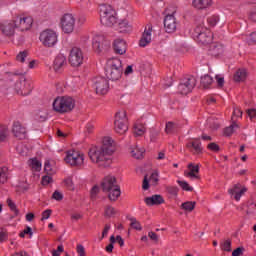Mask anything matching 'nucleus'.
Masks as SVG:
<instances>
[{
	"label": "nucleus",
	"instance_id": "obj_18",
	"mask_svg": "<svg viewBox=\"0 0 256 256\" xmlns=\"http://www.w3.org/2000/svg\"><path fill=\"white\" fill-rule=\"evenodd\" d=\"M67 67V58L63 54H58L53 62V69L56 73L63 71Z\"/></svg>",
	"mask_w": 256,
	"mask_h": 256
},
{
	"label": "nucleus",
	"instance_id": "obj_25",
	"mask_svg": "<svg viewBox=\"0 0 256 256\" xmlns=\"http://www.w3.org/2000/svg\"><path fill=\"white\" fill-rule=\"evenodd\" d=\"M225 53V46L221 43H213L210 45L209 48V55L212 57H219L220 55H223Z\"/></svg>",
	"mask_w": 256,
	"mask_h": 256
},
{
	"label": "nucleus",
	"instance_id": "obj_33",
	"mask_svg": "<svg viewBox=\"0 0 256 256\" xmlns=\"http://www.w3.org/2000/svg\"><path fill=\"white\" fill-rule=\"evenodd\" d=\"M7 137H9V128L5 125H0V143L7 141Z\"/></svg>",
	"mask_w": 256,
	"mask_h": 256
},
{
	"label": "nucleus",
	"instance_id": "obj_60",
	"mask_svg": "<svg viewBox=\"0 0 256 256\" xmlns=\"http://www.w3.org/2000/svg\"><path fill=\"white\" fill-rule=\"evenodd\" d=\"M208 149H210V151H214L215 153H217V151H219V145H217V143L212 142L210 144H208Z\"/></svg>",
	"mask_w": 256,
	"mask_h": 256
},
{
	"label": "nucleus",
	"instance_id": "obj_61",
	"mask_svg": "<svg viewBox=\"0 0 256 256\" xmlns=\"http://www.w3.org/2000/svg\"><path fill=\"white\" fill-rule=\"evenodd\" d=\"M249 19L250 21H253V23H256V8H253L249 13Z\"/></svg>",
	"mask_w": 256,
	"mask_h": 256
},
{
	"label": "nucleus",
	"instance_id": "obj_15",
	"mask_svg": "<svg viewBox=\"0 0 256 256\" xmlns=\"http://www.w3.org/2000/svg\"><path fill=\"white\" fill-rule=\"evenodd\" d=\"M61 27L64 33H73V29H75V17H73V14H65L62 17Z\"/></svg>",
	"mask_w": 256,
	"mask_h": 256
},
{
	"label": "nucleus",
	"instance_id": "obj_62",
	"mask_svg": "<svg viewBox=\"0 0 256 256\" xmlns=\"http://www.w3.org/2000/svg\"><path fill=\"white\" fill-rule=\"evenodd\" d=\"M63 253V245L58 246L57 250L52 251V256H60Z\"/></svg>",
	"mask_w": 256,
	"mask_h": 256
},
{
	"label": "nucleus",
	"instance_id": "obj_42",
	"mask_svg": "<svg viewBox=\"0 0 256 256\" xmlns=\"http://www.w3.org/2000/svg\"><path fill=\"white\" fill-rule=\"evenodd\" d=\"M177 183L183 191H193V187H191L187 181L178 180Z\"/></svg>",
	"mask_w": 256,
	"mask_h": 256
},
{
	"label": "nucleus",
	"instance_id": "obj_8",
	"mask_svg": "<svg viewBox=\"0 0 256 256\" xmlns=\"http://www.w3.org/2000/svg\"><path fill=\"white\" fill-rule=\"evenodd\" d=\"M194 35L200 45H209L213 41V32L201 24L194 29Z\"/></svg>",
	"mask_w": 256,
	"mask_h": 256
},
{
	"label": "nucleus",
	"instance_id": "obj_13",
	"mask_svg": "<svg viewBox=\"0 0 256 256\" xmlns=\"http://www.w3.org/2000/svg\"><path fill=\"white\" fill-rule=\"evenodd\" d=\"M83 59V51L80 48L74 47L71 49L69 63L72 67H81V65H83Z\"/></svg>",
	"mask_w": 256,
	"mask_h": 256
},
{
	"label": "nucleus",
	"instance_id": "obj_58",
	"mask_svg": "<svg viewBox=\"0 0 256 256\" xmlns=\"http://www.w3.org/2000/svg\"><path fill=\"white\" fill-rule=\"evenodd\" d=\"M51 209H47L44 212H42V218L41 221H45L46 219H49V217H51Z\"/></svg>",
	"mask_w": 256,
	"mask_h": 256
},
{
	"label": "nucleus",
	"instance_id": "obj_17",
	"mask_svg": "<svg viewBox=\"0 0 256 256\" xmlns=\"http://www.w3.org/2000/svg\"><path fill=\"white\" fill-rule=\"evenodd\" d=\"M97 95H107L109 91V81L105 78H98L94 84Z\"/></svg>",
	"mask_w": 256,
	"mask_h": 256
},
{
	"label": "nucleus",
	"instance_id": "obj_2",
	"mask_svg": "<svg viewBox=\"0 0 256 256\" xmlns=\"http://www.w3.org/2000/svg\"><path fill=\"white\" fill-rule=\"evenodd\" d=\"M104 193H109L110 201H117L121 197V187L117 184V178L114 176H106L101 183Z\"/></svg>",
	"mask_w": 256,
	"mask_h": 256
},
{
	"label": "nucleus",
	"instance_id": "obj_31",
	"mask_svg": "<svg viewBox=\"0 0 256 256\" xmlns=\"http://www.w3.org/2000/svg\"><path fill=\"white\" fill-rule=\"evenodd\" d=\"M178 130H179V125H177L176 123H173V122L166 123L165 131L167 135L177 133Z\"/></svg>",
	"mask_w": 256,
	"mask_h": 256
},
{
	"label": "nucleus",
	"instance_id": "obj_45",
	"mask_svg": "<svg viewBox=\"0 0 256 256\" xmlns=\"http://www.w3.org/2000/svg\"><path fill=\"white\" fill-rule=\"evenodd\" d=\"M29 53L27 51H22L16 56V60L20 63H25V59H27V56Z\"/></svg>",
	"mask_w": 256,
	"mask_h": 256
},
{
	"label": "nucleus",
	"instance_id": "obj_43",
	"mask_svg": "<svg viewBox=\"0 0 256 256\" xmlns=\"http://www.w3.org/2000/svg\"><path fill=\"white\" fill-rule=\"evenodd\" d=\"M36 121H39L40 123H43L47 121V112L40 111L36 114Z\"/></svg>",
	"mask_w": 256,
	"mask_h": 256
},
{
	"label": "nucleus",
	"instance_id": "obj_4",
	"mask_svg": "<svg viewBox=\"0 0 256 256\" xmlns=\"http://www.w3.org/2000/svg\"><path fill=\"white\" fill-rule=\"evenodd\" d=\"M88 156L90 161L98 167H109L111 165V156L100 147L93 146L90 148Z\"/></svg>",
	"mask_w": 256,
	"mask_h": 256
},
{
	"label": "nucleus",
	"instance_id": "obj_5",
	"mask_svg": "<svg viewBox=\"0 0 256 256\" xmlns=\"http://www.w3.org/2000/svg\"><path fill=\"white\" fill-rule=\"evenodd\" d=\"M56 113H71L75 109V99L70 96H58L52 104Z\"/></svg>",
	"mask_w": 256,
	"mask_h": 256
},
{
	"label": "nucleus",
	"instance_id": "obj_34",
	"mask_svg": "<svg viewBox=\"0 0 256 256\" xmlns=\"http://www.w3.org/2000/svg\"><path fill=\"white\" fill-rule=\"evenodd\" d=\"M235 129H239V125L237 123L233 122L229 127H226L224 129V135L225 137H231L235 133Z\"/></svg>",
	"mask_w": 256,
	"mask_h": 256
},
{
	"label": "nucleus",
	"instance_id": "obj_54",
	"mask_svg": "<svg viewBox=\"0 0 256 256\" xmlns=\"http://www.w3.org/2000/svg\"><path fill=\"white\" fill-rule=\"evenodd\" d=\"M238 191H241V184H236L234 188L228 190V193L229 195H235Z\"/></svg>",
	"mask_w": 256,
	"mask_h": 256
},
{
	"label": "nucleus",
	"instance_id": "obj_29",
	"mask_svg": "<svg viewBox=\"0 0 256 256\" xmlns=\"http://www.w3.org/2000/svg\"><path fill=\"white\" fill-rule=\"evenodd\" d=\"M145 131H147V129L145 128V125L141 122H136L134 125V135H136V137H141L142 135H145Z\"/></svg>",
	"mask_w": 256,
	"mask_h": 256
},
{
	"label": "nucleus",
	"instance_id": "obj_14",
	"mask_svg": "<svg viewBox=\"0 0 256 256\" xmlns=\"http://www.w3.org/2000/svg\"><path fill=\"white\" fill-rule=\"evenodd\" d=\"M15 91L18 95L26 97V95H30L31 91H33V85L31 81H27L26 79L20 80L15 83Z\"/></svg>",
	"mask_w": 256,
	"mask_h": 256
},
{
	"label": "nucleus",
	"instance_id": "obj_10",
	"mask_svg": "<svg viewBox=\"0 0 256 256\" xmlns=\"http://www.w3.org/2000/svg\"><path fill=\"white\" fill-rule=\"evenodd\" d=\"M92 47L95 53H106L111 48V43L103 35H96L93 38Z\"/></svg>",
	"mask_w": 256,
	"mask_h": 256
},
{
	"label": "nucleus",
	"instance_id": "obj_63",
	"mask_svg": "<svg viewBox=\"0 0 256 256\" xmlns=\"http://www.w3.org/2000/svg\"><path fill=\"white\" fill-rule=\"evenodd\" d=\"M77 253L79 256H85V247L81 244L77 245Z\"/></svg>",
	"mask_w": 256,
	"mask_h": 256
},
{
	"label": "nucleus",
	"instance_id": "obj_57",
	"mask_svg": "<svg viewBox=\"0 0 256 256\" xmlns=\"http://www.w3.org/2000/svg\"><path fill=\"white\" fill-rule=\"evenodd\" d=\"M243 112L239 108H235L232 115V121H235V117H242Z\"/></svg>",
	"mask_w": 256,
	"mask_h": 256
},
{
	"label": "nucleus",
	"instance_id": "obj_53",
	"mask_svg": "<svg viewBox=\"0 0 256 256\" xmlns=\"http://www.w3.org/2000/svg\"><path fill=\"white\" fill-rule=\"evenodd\" d=\"M110 230H111V224H106L105 227H104V230L102 232V236L100 238V241H102V239H105V237H107Z\"/></svg>",
	"mask_w": 256,
	"mask_h": 256
},
{
	"label": "nucleus",
	"instance_id": "obj_26",
	"mask_svg": "<svg viewBox=\"0 0 256 256\" xmlns=\"http://www.w3.org/2000/svg\"><path fill=\"white\" fill-rule=\"evenodd\" d=\"M186 147L188 149H191L194 155H200V153H203V147L201 146V141L199 140V138L187 143Z\"/></svg>",
	"mask_w": 256,
	"mask_h": 256
},
{
	"label": "nucleus",
	"instance_id": "obj_41",
	"mask_svg": "<svg viewBox=\"0 0 256 256\" xmlns=\"http://www.w3.org/2000/svg\"><path fill=\"white\" fill-rule=\"evenodd\" d=\"M8 207L14 212V215H19V209H17V205L10 198L7 199Z\"/></svg>",
	"mask_w": 256,
	"mask_h": 256
},
{
	"label": "nucleus",
	"instance_id": "obj_19",
	"mask_svg": "<svg viewBox=\"0 0 256 256\" xmlns=\"http://www.w3.org/2000/svg\"><path fill=\"white\" fill-rule=\"evenodd\" d=\"M151 33H153V26L151 24H148L139 41L140 47H147V45L151 43Z\"/></svg>",
	"mask_w": 256,
	"mask_h": 256
},
{
	"label": "nucleus",
	"instance_id": "obj_21",
	"mask_svg": "<svg viewBox=\"0 0 256 256\" xmlns=\"http://www.w3.org/2000/svg\"><path fill=\"white\" fill-rule=\"evenodd\" d=\"M100 149L111 157V155H113L115 152V147H113V139L109 136L104 137Z\"/></svg>",
	"mask_w": 256,
	"mask_h": 256
},
{
	"label": "nucleus",
	"instance_id": "obj_22",
	"mask_svg": "<svg viewBox=\"0 0 256 256\" xmlns=\"http://www.w3.org/2000/svg\"><path fill=\"white\" fill-rule=\"evenodd\" d=\"M184 175L189 179H199V165L193 163L188 164V170L184 171Z\"/></svg>",
	"mask_w": 256,
	"mask_h": 256
},
{
	"label": "nucleus",
	"instance_id": "obj_36",
	"mask_svg": "<svg viewBox=\"0 0 256 256\" xmlns=\"http://www.w3.org/2000/svg\"><path fill=\"white\" fill-rule=\"evenodd\" d=\"M7 173H9V169L6 166L0 167V183L2 185L7 183Z\"/></svg>",
	"mask_w": 256,
	"mask_h": 256
},
{
	"label": "nucleus",
	"instance_id": "obj_27",
	"mask_svg": "<svg viewBox=\"0 0 256 256\" xmlns=\"http://www.w3.org/2000/svg\"><path fill=\"white\" fill-rule=\"evenodd\" d=\"M192 5L194 9L203 11L204 9H209V7L213 5V0H193Z\"/></svg>",
	"mask_w": 256,
	"mask_h": 256
},
{
	"label": "nucleus",
	"instance_id": "obj_50",
	"mask_svg": "<svg viewBox=\"0 0 256 256\" xmlns=\"http://www.w3.org/2000/svg\"><path fill=\"white\" fill-rule=\"evenodd\" d=\"M9 235L7 234V231L3 228L0 229V243H3V241H7Z\"/></svg>",
	"mask_w": 256,
	"mask_h": 256
},
{
	"label": "nucleus",
	"instance_id": "obj_1",
	"mask_svg": "<svg viewBox=\"0 0 256 256\" xmlns=\"http://www.w3.org/2000/svg\"><path fill=\"white\" fill-rule=\"evenodd\" d=\"M33 26L31 16L15 15L11 20H5L0 23V30L6 37H13L15 31H29Z\"/></svg>",
	"mask_w": 256,
	"mask_h": 256
},
{
	"label": "nucleus",
	"instance_id": "obj_11",
	"mask_svg": "<svg viewBox=\"0 0 256 256\" xmlns=\"http://www.w3.org/2000/svg\"><path fill=\"white\" fill-rule=\"evenodd\" d=\"M195 85H197L195 77L190 76L188 78H184L178 85V93H180V95H188V93L193 91Z\"/></svg>",
	"mask_w": 256,
	"mask_h": 256
},
{
	"label": "nucleus",
	"instance_id": "obj_16",
	"mask_svg": "<svg viewBox=\"0 0 256 256\" xmlns=\"http://www.w3.org/2000/svg\"><path fill=\"white\" fill-rule=\"evenodd\" d=\"M176 10L172 11V14H167L164 18V28L166 33H174L177 29V20L175 19Z\"/></svg>",
	"mask_w": 256,
	"mask_h": 256
},
{
	"label": "nucleus",
	"instance_id": "obj_44",
	"mask_svg": "<svg viewBox=\"0 0 256 256\" xmlns=\"http://www.w3.org/2000/svg\"><path fill=\"white\" fill-rule=\"evenodd\" d=\"M105 215L106 217H114V215H117V210H115L113 206H107L105 209Z\"/></svg>",
	"mask_w": 256,
	"mask_h": 256
},
{
	"label": "nucleus",
	"instance_id": "obj_20",
	"mask_svg": "<svg viewBox=\"0 0 256 256\" xmlns=\"http://www.w3.org/2000/svg\"><path fill=\"white\" fill-rule=\"evenodd\" d=\"M12 133L17 139H25L27 137V129L20 122H14Z\"/></svg>",
	"mask_w": 256,
	"mask_h": 256
},
{
	"label": "nucleus",
	"instance_id": "obj_55",
	"mask_svg": "<svg viewBox=\"0 0 256 256\" xmlns=\"http://www.w3.org/2000/svg\"><path fill=\"white\" fill-rule=\"evenodd\" d=\"M49 183H53V178L49 175L42 177V185H49Z\"/></svg>",
	"mask_w": 256,
	"mask_h": 256
},
{
	"label": "nucleus",
	"instance_id": "obj_30",
	"mask_svg": "<svg viewBox=\"0 0 256 256\" xmlns=\"http://www.w3.org/2000/svg\"><path fill=\"white\" fill-rule=\"evenodd\" d=\"M145 154V148L135 147L131 150V155L134 159H143V155Z\"/></svg>",
	"mask_w": 256,
	"mask_h": 256
},
{
	"label": "nucleus",
	"instance_id": "obj_49",
	"mask_svg": "<svg viewBox=\"0 0 256 256\" xmlns=\"http://www.w3.org/2000/svg\"><path fill=\"white\" fill-rule=\"evenodd\" d=\"M31 167L32 169H35V171H41V162L37 159H32Z\"/></svg>",
	"mask_w": 256,
	"mask_h": 256
},
{
	"label": "nucleus",
	"instance_id": "obj_59",
	"mask_svg": "<svg viewBox=\"0 0 256 256\" xmlns=\"http://www.w3.org/2000/svg\"><path fill=\"white\" fill-rule=\"evenodd\" d=\"M52 199H55V201H62L63 200V194L59 191H55L52 195Z\"/></svg>",
	"mask_w": 256,
	"mask_h": 256
},
{
	"label": "nucleus",
	"instance_id": "obj_48",
	"mask_svg": "<svg viewBox=\"0 0 256 256\" xmlns=\"http://www.w3.org/2000/svg\"><path fill=\"white\" fill-rule=\"evenodd\" d=\"M64 183L70 191H73L75 189V185L73 184V179L71 177H68L64 180Z\"/></svg>",
	"mask_w": 256,
	"mask_h": 256
},
{
	"label": "nucleus",
	"instance_id": "obj_52",
	"mask_svg": "<svg viewBox=\"0 0 256 256\" xmlns=\"http://www.w3.org/2000/svg\"><path fill=\"white\" fill-rule=\"evenodd\" d=\"M150 181H151L154 185H157V183H159V173H158V172L152 173L151 176H150Z\"/></svg>",
	"mask_w": 256,
	"mask_h": 256
},
{
	"label": "nucleus",
	"instance_id": "obj_28",
	"mask_svg": "<svg viewBox=\"0 0 256 256\" xmlns=\"http://www.w3.org/2000/svg\"><path fill=\"white\" fill-rule=\"evenodd\" d=\"M247 79V70L240 68L234 74V81L236 83H241V81H245Z\"/></svg>",
	"mask_w": 256,
	"mask_h": 256
},
{
	"label": "nucleus",
	"instance_id": "obj_38",
	"mask_svg": "<svg viewBox=\"0 0 256 256\" xmlns=\"http://www.w3.org/2000/svg\"><path fill=\"white\" fill-rule=\"evenodd\" d=\"M221 250L226 251L227 253H230L231 251V239L224 240L220 244Z\"/></svg>",
	"mask_w": 256,
	"mask_h": 256
},
{
	"label": "nucleus",
	"instance_id": "obj_7",
	"mask_svg": "<svg viewBox=\"0 0 256 256\" xmlns=\"http://www.w3.org/2000/svg\"><path fill=\"white\" fill-rule=\"evenodd\" d=\"M114 129L119 135H125L129 129L127 111L119 110L115 115Z\"/></svg>",
	"mask_w": 256,
	"mask_h": 256
},
{
	"label": "nucleus",
	"instance_id": "obj_56",
	"mask_svg": "<svg viewBox=\"0 0 256 256\" xmlns=\"http://www.w3.org/2000/svg\"><path fill=\"white\" fill-rule=\"evenodd\" d=\"M208 124L210 125L211 129H219L220 127L219 122H215L213 118L208 119Z\"/></svg>",
	"mask_w": 256,
	"mask_h": 256
},
{
	"label": "nucleus",
	"instance_id": "obj_51",
	"mask_svg": "<svg viewBox=\"0 0 256 256\" xmlns=\"http://www.w3.org/2000/svg\"><path fill=\"white\" fill-rule=\"evenodd\" d=\"M119 29H122L121 31H127L129 29V22L127 20H122L118 24Z\"/></svg>",
	"mask_w": 256,
	"mask_h": 256
},
{
	"label": "nucleus",
	"instance_id": "obj_64",
	"mask_svg": "<svg viewBox=\"0 0 256 256\" xmlns=\"http://www.w3.org/2000/svg\"><path fill=\"white\" fill-rule=\"evenodd\" d=\"M243 255V248L238 247L232 252V256H241Z\"/></svg>",
	"mask_w": 256,
	"mask_h": 256
},
{
	"label": "nucleus",
	"instance_id": "obj_3",
	"mask_svg": "<svg viewBox=\"0 0 256 256\" xmlns=\"http://www.w3.org/2000/svg\"><path fill=\"white\" fill-rule=\"evenodd\" d=\"M105 75L110 81H119L123 77V64L119 58L108 59Z\"/></svg>",
	"mask_w": 256,
	"mask_h": 256
},
{
	"label": "nucleus",
	"instance_id": "obj_9",
	"mask_svg": "<svg viewBox=\"0 0 256 256\" xmlns=\"http://www.w3.org/2000/svg\"><path fill=\"white\" fill-rule=\"evenodd\" d=\"M39 40L44 47L51 48L57 45V32L47 29L40 33Z\"/></svg>",
	"mask_w": 256,
	"mask_h": 256
},
{
	"label": "nucleus",
	"instance_id": "obj_35",
	"mask_svg": "<svg viewBox=\"0 0 256 256\" xmlns=\"http://www.w3.org/2000/svg\"><path fill=\"white\" fill-rule=\"evenodd\" d=\"M128 219L130 221V227H132V229H135L136 231H143V227L141 226V222H139L137 220V218L130 217Z\"/></svg>",
	"mask_w": 256,
	"mask_h": 256
},
{
	"label": "nucleus",
	"instance_id": "obj_32",
	"mask_svg": "<svg viewBox=\"0 0 256 256\" xmlns=\"http://www.w3.org/2000/svg\"><path fill=\"white\" fill-rule=\"evenodd\" d=\"M213 84V78L210 75H204L201 77V85L204 89H209V86Z\"/></svg>",
	"mask_w": 256,
	"mask_h": 256
},
{
	"label": "nucleus",
	"instance_id": "obj_47",
	"mask_svg": "<svg viewBox=\"0 0 256 256\" xmlns=\"http://www.w3.org/2000/svg\"><path fill=\"white\" fill-rule=\"evenodd\" d=\"M245 193H247V188H241L240 191L236 192L234 194V199L235 201H241V197H243V195H245Z\"/></svg>",
	"mask_w": 256,
	"mask_h": 256
},
{
	"label": "nucleus",
	"instance_id": "obj_46",
	"mask_svg": "<svg viewBox=\"0 0 256 256\" xmlns=\"http://www.w3.org/2000/svg\"><path fill=\"white\" fill-rule=\"evenodd\" d=\"M97 195H99V186L95 185L90 191V197L93 201H95V199H97Z\"/></svg>",
	"mask_w": 256,
	"mask_h": 256
},
{
	"label": "nucleus",
	"instance_id": "obj_23",
	"mask_svg": "<svg viewBox=\"0 0 256 256\" xmlns=\"http://www.w3.org/2000/svg\"><path fill=\"white\" fill-rule=\"evenodd\" d=\"M114 51L118 55H125L127 53V42L123 39H116L113 43Z\"/></svg>",
	"mask_w": 256,
	"mask_h": 256
},
{
	"label": "nucleus",
	"instance_id": "obj_40",
	"mask_svg": "<svg viewBox=\"0 0 256 256\" xmlns=\"http://www.w3.org/2000/svg\"><path fill=\"white\" fill-rule=\"evenodd\" d=\"M207 23H208V25H210V27H215V25H217V23H219V16L212 15V16L208 17Z\"/></svg>",
	"mask_w": 256,
	"mask_h": 256
},
{
	"label": "nucleus",
	"instance_id": "obj_6",
	"mask_svg": "<svg viewBox=\"0 0 256 256\" xmlns=\"http://www.w3.org/2000/svg\"><path fill=\"white\" fill-rule=\"evenodd\" d=\"M116 12L111 5H100V22L105 27H113L117 23Z\"/></svg>",
	"mask_w": 256,
	"mask_h": 256
},
{
	"label": "nucleus",
	"instance_id": "obj_12",
	"mask_svg": "<svg viewBox=\"0 0 256 256\" xmlns=\"http://www.w3.org/2000/svg\"><path fill=\"white\" fill-rule=\"evenodd\" d=\"M68 165H72L73 167H79V165H83V161H85V156L75 150H70L67 152L66 157L64 158Z\"/></svg>",
	"mask_w": 256,
	"mask_h": 256
},
{
	"label": "nucleus",
	"instance_id": "obj_37",
	"mask_svg": "<svg viewBox=\"0 0 256 256\" xmlns=\"http://www.w3.org/2000/svg\"><path fill=\"white\" fill-rule=\"evenodd\" d=\"M195 205H196V202L188 201V202L182 203L181 207L182 209H184V211H188L189 213H191V211L195 209Z\"/></svg>",
	"mask_w": 256,
	"mask_h": 256
},
{
	"label": "nucleus",
	"instance_id": "obj_39",
	"mask_svg": "<svg viewBox=\"0 0 256 256\" xmlns=\"http://www.w3.org/2000/svg\"><path fill=\"white\" fill-rule=\"evenodd\" d=\"M166 191L172 197H177L179 193V188L177 186H166Z\"/></svg>",
	"mask_w": 256,
	"mask_h": 256
},
{
	"label": "nucleus",
	"instance_id": "obj_24",
	"mask_svg": "<svg viewBox=\"0 0 256 256\" xmlns=\"http://www.w3.org/2000/svg\"><path fill=\"white\" fill-rule=\"evenodd\" d=\"M144 202L149 207H153V205H163V203H165V199L163 198V196H161L159 194H155L150 197H146L144 199Z\"/></svg>",
	"mask_w": 256,
	"mask_h": 256
}]
</instances>
